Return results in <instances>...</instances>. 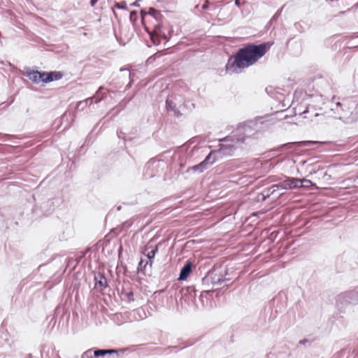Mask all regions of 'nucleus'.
Listing matches in <instances>:
<instances>
[{
    "mask_svg": "<svg viewBox=\"0 0 358 358\" xmlns=\"http://www.w3.org/2000/svg\"><path fill=\"white\" fill-rule=\"evenodd\" d=\"M196 292L194 286H190L187 287L185 289H182V295L184 296L188 294L192 298V300H194L196 296Z\"/></svg>",
    "mask_w": 358,
    "mask_h": 358,
    "instance_id": "obj_22",
    "label": "nucleus"
},
{
    "mask_svg": "<svg viewBox=\"0 0 358 358\" xmlns=\"http://www.w3.org/2000/svg\"><path fill=\"white\" fill-rule=\"evenodd\" d=\"M134 314H137L138 315V317H135V318L138 320H143L147 317L145 310L143 308H138L135 310Z\"/></svg>",
    "mask_w": 358,
    "mask_h": 358,
    "instance_id": "obj_25",
    "label": "nucleus"
},
{
    "mask_svg": "<svg viewBox=\"0 0 358 358\" xmlns=\"http://www.w3.org/2000/svg\"><path fill=\"white\" fill-rule=\"evenodd\" d=\"M211 279H212V277L210 275V273L208 272V273L206 275V276L202 278V285H203V286L207 287L210 285H211Z\"/></svg>",
    "mask_w": 358,
    "mask_h": 358,
    "instance_id": "obj_24",
    "label": "nucleus"
},
{
    "mask_svg": "<svg viewBox=\"0 0 358 358\" xmlns=\"http://www.w3.org/2000/svg\"><path fill=\"white\" fill-rule=\"evenodd\" d=\"M111 352L107 353L106 358H121L124 352V349H108Z\"/></svg>",
    "mask_w": 358,
    "mask_h": 358,
    "instance_id": "obj_20",
    "label": "nucleus"
},
{
    "mask_svg": "<svg viewBox=\"0 0 358 358\" xmlns=\"http://www.w3.org/2000/svg\"><path fill=\"white\" fill-rule=\"evenodd\" d=\"M97 1H98V0H90V3L91 6H92V7H93V6H94V5L96 4V3Z\"/></svg>",
    "mask_w": 358,
    "mask_h": 358,
    "instance_id": "obj_43",
    "label": "nucleus"
},
{
    "mask_svg": "<svg viewBox=\"0 0 358 358\" xmlns=\"http://www.w3.org/2000/svg\"><path fill=\"white\" fill-rule=\"evenodd\" d=\"M273 44V41L260 44L249 43L239 48L234 55L228 59L225 66L226 72L229 74L239 73L242 69L254 65Z\"/></svg>",
    "mask_w": 358,
    "mask_h": 358,
    "instance_id": "obj_1",
    "label": "nucleus"
},
{
    "mask_svg": "<svg viewBox=\"0 0 358 358\" xmlns=\"http://www.w3.org/2000/svg\"><path fill=\"white\" fill-rule=\"evenodd\" d=\"M138 19V13L136 10H133L130 12L129 20L130 21L134 24Z\"/></svg>",
    "mask_w": 358,
    "mask_h": 358,
    "instance_id": "obj_31",
    "label": "nucleus"
},
{
    "mask_svg": "<svg viewBox=\"0 0 358 358\" xmlns=\"http://www.w3.org/2000/svg\"><path fill=\"white\" fill-rule=\"evenodd\" d=\"M294 26L298 29H299V26H301V23L300 22H296L294 24Z\"/></svg>",
    "mask_w": 358,
    "mask_h": 358,
    "instance_id": "obj_47",
    "label": "nucleus"
},
{
    "mask_svg": "<svg viewBox=\"0 0 358 358\" xmlns=\"http://www.w3.org/2000/svg\"><path fill=\"white\" fill-rule=\"evenodd\" d=\"M86 106L85 104H83L81 106H80L79 108H81V109H83Z\"/></svg>",
    "mask_w": 358,
    "mask_h": 358,
    "instance_id": "obj_49",
    "label": "nucleus"
},
{
    "mask_svg": "<svg viewBox=\"0 0 358 358\" xmlns=\"http://www.w3.org/2000/svg\"><path fill=\"white\" fill-rule=\"evenodd\" d=\"M94 281L95 288L101 292L108 287L107 279L103 273L98 272L95 274Z\"/></svg>",
    "mask_w": 358,
    "mask_h": 358,
    "instance_id": "obj_13",
    "label": "nucleus"
},
{
    "mask_svg": "<svg viewBox=\"0 0 358 358\" xmlns=\"http://www.w3.org/2000/svg\"><path fill=\"white\" fill-rule=\"evenodd\" d=\"M150 15L152 17V20L155 22L153 23V29L152 31H150L149 28L145 25V29L150 34V38H153V35L163 38L164 40L168 41V38L164 32L162 31V21L164 19V16L162 14L160 10H158L154 8H150L148 12L141 10V22L144 24L145 17L146 15Z\"/></svg>",
    "mask_w": 358,
    "mask_h": 358,
    "instance_id": "obj_3",
    "label": "nucleus"
},
{
    "mask_svg": "<svg viewBox=\"0 0 358 358\" xmlns=\"http://www.w3.org/2000/svg\"><path fill=\"white\" fill-rule=\"evenodd\" d=\"M133 296H134V294H133L132 292H129L128 293H127V296L128 301H134Z\"/></svg>",
    "mask_w": 358,
    "mask_h": 358,
    "instance_id": "obj_40",
    "label": "nucleus"
},
{
    "mask_svg": "<svg viewBox=\"0 0 358 358\" xmlns=\"http://www.w3.org/2000/svg\"><path fill=\"white\" fill-rule=\"evenodd\" d=\"M185 348V346H184L182 348H179L178 346H169L164 350H165V352H166L167 354H169V353L171 352L173 350H176L177 352V351L180 350Z\"/></svg>",
    "mask_w": 358,
    "mask_h": 358,
    "instance_id": "obj_33",
    "label": "nucleus"
},
{
    "mask_svg": "<svg viewBox=\"0 0 358 358\" xmlns=\"http://www.w3.org/2000/svg\"><path fill=\"white\" fill-rule=\"evenodd\" d=\"M166 108L168 112L173 113L174 116L177 117H179L182 115V113L177 108L176 103L169 97L166 100Z\"/></svg>",
    "mask_w": 358,
    "mask_h": 358,
    "instance_id": "obj_15",
    "label": "nucleus"
},
{
    "mask_svg": "<svg viewBox=\"0 0 358 358\" xmlns=\"http://www.w3.org/2000/svg\"><path fill=\"white\" fill-rule=\"evenodd\" d=\"M314 173L317 175L319 178L322 177V178H326L327 180L331 178V176L329 175L327 172L324 171L323 169H318L317 171H314Z\"/></svg>",
    "mask_w": 358,
    "mask_h": 358,
    "instance_id": "obj_23",
    "label": "nucleus"
},
{
    "mask_svg": "<svg viewBox=\"0 0 358 358\" xmlns=\"http://www.w3.org/2000/svg\"><path fill=\"white\" fill-rule=\"evenodd\" d=\"M343 300L348 303H357L358 304V289H354L346 292L338 296L337 301Z\"/></svg>",
    "mask_w": 358,
    "mask_h": 358,
    "instance_id": "obj_10",
    "label": "nucleus"
},
{
    "mask_svg": "<svg viewBox=\"0 0 358 358\" xmlns=\"http://www.w3.org/2000/svg\"><path fill=\"white\" fill-rule=\"evenodd\" d=\"M272 194H273V191H271L270 187L264 189L262 193V200L264 201Z\"/></svg>",
    "mask_w": 358,
    "mask_h": 358,
    "instance_id": "obj_28",
    "label": "nucleus"
},
{
    "mask_svg": "<svg viewBox=\"0 0 358 358\" xmlns=\"http://www.w3.org/2000/svg\"><path fill=\"white\" fill-rule=\"evenodd\" d=\"M64 76V74L61 71H47V77H45L46 80L48 83L59 80L62 79Z\"/></svg>",
    "mask_w": 358,
    "mask_h": 358,
    "instance_id": "obj_17",
    "label": "nucleus"
},
{
    "mask_svg": "<svg viewBox=\"0 0 358 358\" xmlns=\"http://www.w3.org/2000/svg\"><path fill=\"white\" fill-rule=\"evenodd\" d=\"M161 55L158 54V53H156L152 56H150V57H148V59H147V63L148 64H152L155 59L157 57H159Z\"/></svg>",
    "mask_w": 358,
    "mask_h": 358,
    "instance_id": "obj_37",
    "label": "nucleus"
},
{
    "mask_svg": "<svg viewBox=\"0 0 358 358\" xmlns=\"http://www.w3.org/2000/svg\"><path fill=\"white\" fill-rule=\"evenodd\" d=\"M141 1V0H137V1H136L135 2H134V3L131 4V6H136V7H138V6H140V4H139V1Z\"/></svg>",
    "mask_w": 358,
    "mask_h": 358,
    "instance_id": "obj_41",
    "label": "nucleus"
},
{
    "mask_svg": "<svg viewBox=\"0 0 358 358\" xmlns=\"http://www.w3.org/2000/svg\"><path fill=\"white\" fill-rule=\"evenodd\" d=\"M326 1H333V0H326Z\"/></svg>",
    "mask_w": 358,
    "mask_h": 358,
    "instance_id": "obj_51",
    "label": "nucleus"
},
{
    "mask_svg": "<svg viewBox=\"0 0 358 358\" xmlns=\"http://www.w3.org/2000/svg\"><path fill=\"white\" fill-rule=\"evenodd\" d=\"M144 265H145V263H144L143 260L141 259L140 261V262L138 263V273L143 272V271L145 268V267H144Z\"/></svg>",
    "mask_w": 358,
    "mask_h": 358,
    "instance_id": "obj_38",
    "label": "nucleus"
},
{
    "mask_svg": "<svg viewBox=\"0 0 358 358\" xmlns=\"http://www.w3.org/2000/svg\"><path fill=\"white\" fill-rule=\"evenodd\" d=\"M262 117H257L241 124L234 131H232V137L237 136L241 143L248 138H257L259 134L258 124H262Z\"/></svg>",
    "mask_w": 358,
    "mask_h": 358,
    "instance_id": "obj_2",
    "label": "nucleus"
},
{
    "mask_svg": "<svg viewBox=\"0 0 358 358\" xmlns=\"http://www.w3.org/2000/svg\"><path fill=\"white\" fill-rule=\"evenodd\" d=\"M322 102L321 96H312L311 103H308L306 106V109L300 113V115L303 118L313 120V117L322 116L323 113H320L319 111L322 110V108L320 105L315 104V103Z\"/></svg>",
    "mask_w": 358,
    "mask_h": 358,
    "instance_id": "obj_5",
    "label": "nucleus"
},
{
    "mask_svg": "<svg viewBox=\"0 0 358 358\" xmlns=\"http://www.w3.org/2000/svg\"><path fill=\"white\" fill-rule=\"evenodd\" d=\"M308 341L307 339H303L299 341V344L304 345L306 343H307Z\"/></svg>",
    "mask_w": 358,
    "mask_h": 358,
    "instance_id": "obj_44",
    "label": "nucleus"
},
{
    "mask_svg": "<svg viewBox=\"0 0 358 358\" xmlns=\"http://www.w3.org/2000/svg\"><path fill=\"white\" fill-rule=\"evenodd\" d=\"M313 183L311 182V180L308 179H300V184L299 187H308L310 186H312Z\"/></svg>",
    "mask_w": 358,
    "mask_h": 358,
    "instance_id": "obj_27",
    "label": "nucleus"
},
{
    "mask_svg": "<svg viewBox=\"0 0 358 358\" xmlns=\"http://www.w3.org/2000/svg\"><path fill=\"white\" fill-rule=\"evenodd\" d=\"M192 264L191 262L187 261L185 265L182 267L180 271L178 280H185L187 278L192 272Z\"/></svg>",
    "mask_w": 358,
    "mask_h": 358,
    "instance_id": "obj_16",
    "label": "nucleus"
},
{
    "mask_svg": "<svg viewBox=\"0 0 358 358\" xmlns=\"http://www.w3.org/2000/svg\"><path fill=\"white\" fill-rule=\"evenodd\" d=\"M115 7L121 9V10H125L127 9V3L125 1H121L120 3H115Z\"/></svg>",
    "mask_w": 358,
    "mask_h": 358,
    "instance_id": "obj_34",
    "label": "nucleus"
},
{
    "mask_svg": "<svg viewBox=\"0 0 358 358\" xmlns=\"http://www.w3.org/2000/svg\"><path fill=\"white\" fill-rule=\"evenodd\" d=\"M300 184V179L296 178L287 177L285 180L280 182L281 189H292L299 188Z\"/></svg>",
    "mask_w": 358,
    "mask_h": 358,
    "instance_id": "obj_11",
    "label": "nucleus"
},
{
    "mask_svg": "<svg viewBox=\"0 0 358 358\" xmlns=\"http://www.w3.org/2000/svg\"><path fill=\"white\" fill-rule=\"evenodd\" d=\"M212 277L211 285L213 286L221 285L224 282L229 281V279L225 277L227 274V269L224 270V273L216 269L209 271Z\"/></svg>",
    "mask_w": 358,
    "mask_h": 358,
    "instance_id": "obj_9",
    "label": "nucleus"
},
{
    "mask_svg": "<svg viewBox=\"0 0 358 358\" xmlns=\"http://www.w3.org/2000/svg\"><path fill=\"white\" fill-rule=\"evenodd\" d=\"M235 5L240 8L241 5L240 1L239 0H235Z\"/></svg>",
    "mask_w": 358,
    "mask_h": 358,
    "instance_id": "obj_45",
    "label": "nucleus"
},
{
    "mask_svg": "<svg viewBox=\"0 0 358 358\" xmlns=\"http://www.w3.org/2000/svg\"><path fill=\"white\" fill-rule=\"evenodd\" d=\"M216 160V151H210L202 162L196 165L189 167L186 170V172L189 173L192 171L193 172L201 173L208 169L210 166L213 164Z\"/></svg>",
    "mask_w": 358,
    "mask_h": 358,
    "instance_id": "obj_6",
    "label": "nucleus"
},
{
    "mask_svg": "<svg viewBox=\"0 0 358 358\" xmlns=\"http://www.w3.org/2000/svg\"><path fill=\"white\" fill-rule=\"evenodd\" d=\"M108 349H94L93 350V356L96 358H106L107 353L111 352Z\"/></svg>",
    "mask_w": 358,
    "mask_h": 358,
    "instance_id": "obj_21",
    "label": "nucleus"
},
{
    "mask_svg": "<svg viewBox=\"0 0 358 358\" xmlns=\"http://www.w3.org/2000/svg\"><path fill=\"white\" fill-rule=\"evenodd\" d=\"M352 8H358V2H357V3H355V4L352 6Z\"/></svg>",
    "mask_w": 358,
    "mask_h": 358,
    "instance_id": "obj_48",
    "label": "nucleus"
},
{
    "mask_svg": "<svg viewBox=\"0 0 358 358\" xmlns=\"http://www.w3.org/2000/svg\"><path fill=\"white\" fill-rule=\"evenodd\" d=\"M203 8H206V6L203 5Z\"/></svg>",
    "mask_w": 358,
    "mask_h": 358,
    "instance_id": "obj_52",
    "label": "nucleus"
},
{
    "mask_svg": "<svg viewBox=\"0 0 358 358\" xmlns=\"http://www.w3.org/2000/svg\"><path fill=\"white\" fill-rule=\"evenodd\" d=\"M25 73H24V75L27 77L29 80H31L32 82L35 83H39V79L38 78V71H34V70H31L30 68L29 67H26L25 68Z\"/></svg>",
    "mask_w": 358,
    "mask_h": 358,
    "instance_id": "obj_18",
    "label": "nucleus"
},
{
    "mask_svg": "<svg viewBox=\"0 0 358 358\" xmlns=\"http://www.w3.org/2000/svg\"><path fill=\"white\" fill-rule=\"evenodd\" d=\"M241 143L237 136L232 137V132L227 136L220 139L219 150H215L216 155L221 153L223 155H231L237 144Z\"/></svg>",
    "mask_w": 358,
    "mask_h": 358,
    "instance_id": "obj_4",
    "label": "nucleus"
},
{
    "mask_svg": "<svg viewBox=\"0 0 358 358\" xmlns=\"http://www.w3.org/2000/svg\"><path fill=\"white\" fill-rule=\"evenodd\" d=\"M357 106H358V103H357Z\"/></svg>",
    "mask_w": 358,
    "mask_h": 358,
    "instance_id": "obj_53",
    "label": "nucleus"
},
{
    "mask_svg": "<svg viewBox=\"0 0 358 358\" xmlns=\"http://www.w3.org/2000/svg\"><path fill=\"white\" fill-rule=\"evenodd\" d=\"M210 292V290H203L201 294H200V296H199V299L201 300V303L203 305H204V301H203V297L204 296H206L208 293Z\"/></svg>",
    "mask_w": 358,
    "mask_h": 358,
    "instance_id": "obj_36",
    "label": "nucleus"
},
{
    "mask_svg": "<svg viewBox=\"0 0 358 358\" xmlns=\"http://www.w3.org/2000/svg\"><path fill=\"white\" fill-rule=\"evenodd\" d=\"M158 162L155 160H150L149 161L145 166V175L148 177H153L155 176V173L151 171V173H149V171H152L153 169H155L157 166Z\"/></svg>",
    "mask_w": 358,
    "mask_h": 358,
    "instance_id": "obj_19",
    "label": "nucleus"
},
{
    "mask_svg": "<svg viewBox=\"0 0 358 358\" xmlns=\"http://www.w3.org/2000/svg\"><path fill=\"white\" fill-rule=\"evenodd\" d=\"M280 182L276 185H272L270 189L271 191H273V194L279 189H280Z\"/></svg>",
    "mask_w": 358,
    "mask_h": 358,
    "instance_id": "obj_39",
    "label": "nucleus"
},
{
    "mask_svg": "<svg viewBox=\"0 0 358 358\" xmlns=\"http://www.w3.org/2000/svg\"><path fill=\"white\" fill-rule=\"evenodd\" d=\"M102 98L96 97L94 100V103H99L101 101Z\"/></svg>",
    "mask_w": 358,
    "mask_h": 358,
    "instance_id": "obj_42",
    "label": "nucleus"
},
{
    "mask_svg": "<svg viewBox=\"0 0 358 358\" xmlns=\"http://www.w3.org/2000/svg\"><path fill=\"white\" fill-rule=\"evenodd\" d=\"M358 37V33H354L351 36V38H357Z\"/></svg>",
    "mask_w": 358,
    "mask_h": 358,
    "instance_id": "obj_46",
    "label": "nucleus"
},
{
    "mask_svg": "<svg viewBox=\"0 0 358 358\" xmlns=\"http://www.w3.org/2000/svg\"><path fill=\"white\" fill-rule=\"evenodd\" d=\"M81 358H96L93 356V349H89L84 352L81 355Z\"/></svg>",
    "mask_w": 358,
    "mask_h": 358,
    "instance_id": "obj_30",
    "label": "nucleus"
},
{
    "mask_svg": "<svg viewBox=\"0 0 358 358\" xmlns=\"http://www.w3.org/2000/svg\"><path fill=\"white\" fill-rule=\"evenodd\" d=\"M134 223V219H130L122 223V227L124 229H129L132 226Z\"/></svg>",
    "mask_w": 358,
    "mask_h": 358,
    "instance_id": "obj_35",
    "label": "nucleus"
},
{
    "mask_svg": "<svg viewBox=\"0 0 358 358\" xmlns=\"http://www.w3.org/2000/svg\"><path fill=\"white\" fill-rule=\"evenodd\" d=\"M62 202L60 197L48 199L41 203L40 209L43 215L48 216L53 213L55 209Z\"/></svg>",
    "mask_w": 358,
    "mask_h": 358,
    "instance_id": "obj_8",
    "label": "nucleus"
},
{
    "mask_svg": "<svg viewBox=\"0 0 358 358\" xmlns=\"http://www.w3.org/2000/svg\"><path fill=\"white\" fill-rule=\"evenodd\" d=\"M266 91L268 93V88H266Z\"/></svg>",
    "mask_w": 358,
    "mask_h": 358,
    "instance_id": "obj_50",
    "label": "nucleus"
},
{
    "mask_svg": "<svg viewBox=\"0 0 358 358\" xmlns=\"http://www.w3.org/2000/svg\"><path fill=\"white\" fill-rule=\"evenodd\" d=\"M117 135L119 138H122L124 141L131 140V138L128 137L127 135L122 131H117Z\"/></svg>",
    "mask_w": 358,
    "mask_h": 358,
    "instance_id": "obj_32",
    "label": "nucleus"
},
{
    "mask_svg": "<svg viewBox=\"0 0 358 358\" xmlns=\"http://www.w3.org/2000/svg\"><path fill=\"white\" fill-rule=\"evenodd\" d=\"M95 99V96H92V97H90L83 101H80L77 104V107L79 108L80 106H81L83 104H85V106H87V105H92L93 103H94V100Z\"/></svg>",
    "mask_w": 358,
    "mask_h": 358,
    "instance_id": "obj_26",
    "label": "nucleus"
},
{
    "mask_svg": "<svg viewBox=\"0 0 358 358\" xmlns=\"http://www.w3.org/2000/svg\"><path fill=\"white\" fill-rule=\"evenodd\" d=\"M329 108L330 110L335 114L336 118H338L339 120H341L347 123L350 122L348 117V113H350L349 111V108L340 101H336L335 103L333 101L331 103Z\"/></svg>",
    "mask_w": 358,
    "mask_h": 358,
    "instance_id": "obj_7",
    "label": "nucleus"
},
{
    "mask_svg": "<svg viewBox=\"0 0 358 358\" xmlns=\"http://www.w3.org/2000/svg\"><path fill=\"white\" fill-rule=\"evenodd\" d=\"M315 143H317L316 141H311L290 142L282 144L280 148H285L286 149H293L300 146H309Z\"/></svg>",
    "mask_w": 358,
    "mask_h": 358,
    "instance_id": "obj_14",
    "label": "nucleus"
},
{
    "mask_svg": "<svg viewBox=\"0 0 358 358\" xmlns=\"http://www.w3.org/2000/svg\"><path fill=\"white\" fill-rule=\"evenodd\" d=\"M161 243H158L154 248L152 246L147 245L143 254L147 257L148 261L145 262L144 267L148 264L151 266L152 264V259L155 258L156 253L158 252L159 246Z\"/></svg>",
    "mask_w": 358,
    "mask_h": 358,
    "instance_id": "obj_12",
    "label": "nucleus"
},
{
    "mask_svg": "<svg viewBox=\"0 0 358 358\" xmlns=\"http://www.w3.org/2000/svg\"><path fill=\"white\" fill-rule=\"evenodd\" d=\"M39 83L42 82L44 83H48V81L45 79V77H47V71H38V76Z\"/></svg>",
    "mask_w": 358,
    "mask_h": 358,
    "instance_id": "obj_29",
    "label": "nucleus"
}]
</instances>
